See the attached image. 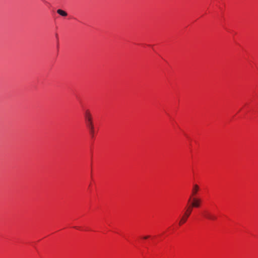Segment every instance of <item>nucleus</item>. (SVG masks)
<instances>
[{
    "mask_svg": "<svg viewBox=\"0 0 258 258\" xmlns=\"http://www.w3.org/2000/svg\"><path fill=\"white\" fill-rule=\"evenodd\" d=\"M199 190V186L197 184H194L192 189V194L190 197H192L197 194Z\"/></svg>",
    "mask_w": 258,
    "mask_h": 258,
    "instance_id": "nucleus-5",
    "label": "nucleus"
},
{
    "mask_svg": "<svg viewBox=\"0 0 258 258\" xmlns=\"http://www.w3.org/2000/svg\"><path fill=\"white\" fill-rule=\"evenodd\" d=\"M192 207H188L186 210V211L184 212L183 215L182 216L181 219L180 220L179 222V225H181L184 223L186 222L187 221L188 218L189 217L190 215L191 214L192 212Z\"/></svg>",
    "mask_w": 258,
    "mask_h": 258,
    "instance_id": "nucleus-2",
    "label": "nucleus"
},
{
    "mask_svg": "<svg viewBox=\"0 0 258 258\" xmlns=\"http://www.w3.org/2000/svg\"><path fill=\"white\" fill-rule=\"evenodd\" d=\"M149 236H146L144 237V239H147V238H149Z\"/></svg>",
    "mask_w": 258,
    "mask_h": 258,
    "instance_id": "nucleus-7",
    "label": "nucleus"
},
{
    "mask_svg": "<svg viewBox=\"0 0 258 258\" xmlns=\"http://www.w3.org/2000/svg\"><path fill=\"white\" fill-rule=\"evenodd\" d=\"M204 217L206 219L210 220H215L217 219V217L215 215H213L211 213L208 211H205Z\"/></svg>",
    "mask_w": 258,
    "mask_h": 258,
    "instance_id": "nucleus-4",
    "label": "nucleus"
},
{
    "mask_svg": "<svg viewBox=\"0 0 258 258\" xmlns=\"http://www.w3.org/2000/svg\"><path fill=\"white\" fill-rule=\"evenodd\" d=\"M85 119L87 126L90 130V133L93 137L94 134V128L92 121V115L89 110H86L85 112Z\"/></svg>",
    "mask_w": 258,
    "mask_h": 258,
    "instance_id": "nucleus-1",
    "label": "nucleus"
},
{
    "mask_svg": "<svg viewBox=\"0 0 258 258\" xmlns=\"http://www.w3.org/2000/svg\"><path fill=\"white\" fill-rule=\"evenodd\" d=\"M57 13L60 15V16H62L63 17H66L68 15V14L66 12H65L63 10H62L61 9H58L57 10Z\"/></svg>",
    "mask_w": 258,
    "mask_h": 258,
    "instance_id": "nucleus-6",
    "label": "nucleus"
},
{
    "mask_svg": "<svg viewBox=\"0 0 258 258\" xmlns=\"http://www.w3.org/2000/svg\"><path fill=\"white\" fill-rule=\"evenodd\" d=\"M191 200L192 201V202L189 207H191L192 208L194 207L198 208L200 207L201 202V199L195 197L191 198V197H190L188 200V202H189Z\"/></svg>",
    "mask_w": 258,
    "mask_h": 258,
    "instance_id": "nucleus-3",
    "label": "nucleus"
}]
</instances>
